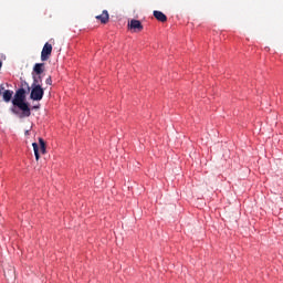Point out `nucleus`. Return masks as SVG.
I'll list each match as a JSON object with an SVG mask.
<instances>
[{
    "mask_svg": "<svg viewBox=\"0 0 283 283\" xmlns=\"http://www.w3.org/2000/svg\"><path fill=\"white\" fill-rule=\"evenodd\" d=\"M52 56V44L45 43L41 52V61H49Z\"/></svg>",
    "mask_w": 283,
    "mask_h": 283,
    "instance_id": "3",
    "label": "nucleus"
},
{
    "mask_svg": "<svg viewBox=\"0 0 283 283\" xmlns=\"http://www.w3.org/2000/svg\"><path fill=\"white\" fill-rule=\"evenodd\" d=\"M153 14L155 19H157V21H160L161 23H165L167 21V15H165L163 11H154Z\"/></svg>",
    "mask_w": 283,
    "mask_h": 283,
    "instance_id": "7",
    "label": "nucleus"
},
{
    "mask_svg": "<svg viewBox=\"0 0 283 283\" xmlns=\"http://www.w3.org/2000/svg\"><path fill=\"white\" fill-rule=\"evenodd\" d=\"M0 96H1V91H0Z\"/></svg>",
    "mask_w": 283,
    "mask_h": 283,
    "instance_id": "15",
    "label": "nucleus"
},
{
    "mask_svg": "<svg viewBox=\"0 0 283 283\" xmlns=\"http://www.w3.org/2000/svg\"><path fill=\"white\" fill-rule=\"evenodd\" d=\"M2 65H3V62H1V60H0V70H1Z\"/></svg>",
    "mask_w": 283,
    "mask_h": 283,
    "instance_id": "14",
    "label": "nucleus"
},
{
    "mask_svg": "<svg viewBox=\"0 0 283 283\" xmlns=\"http://www.w3.org/2000/svg\"><path fill=\"white\" fill-rule=\"evenodd\" d=\"M12 94H14L13 91L10 90H6L2 94V98L4 101V103H10V101H12Z\"/></svg>",
    "mask_w": 283,
    "mask_h": 283,
    "instance_id": "8",
    "label": "nucleus"
},
{
    "mask_svg": "<svg viewBox=\"0 0 283 283\" xmlns=\"http://www.w3.org/2000/svg\"><path fill=\"white\" fill-rule=\"evenodd\" d=\"M97 21H101V23H107L109 21V13L107 10H104L102 14L96 15Z\"/></svg>",
    "mask_w": 283,
    "mask_h": 283,
    "instance_id": "6",
    "label": "nucleus"
},
{
    "mask_svg": "<svg viewBox=\"0 0 283 283\" xmlns=\"http://www.w3.org/2000/svg\"><path fill=\"white\" fill-rule=\"evenodd\" d=\"M41 154H45V146H40Z\"/></svg>",
    "mask_w": 283,
    "mask_h": 283,
    "instance_id": "13",
    "label": "nucleus"
},
{
    "mask_svg": "<svg viewBox=\"0 0 283 283\" xmlns=\"http://www.w3.org/2000/svg\"><path fill=\"white\" fill-rule=\"evenodd\" d=\"M43 72H45V63L34 64L32 74H35V76H40L41 74H43Z\"/></svg>",
    "mask_w": 283,
    "mask_h": 283,
    "instance_id": "5",
    "label": "nucleus"
},
{
    "mask_svg": "<svg viewBox=\"0 0 283 283\" xmlns=\"http://www.w3.org/2000/svg\"><path fill=\"white\" fill-rule=\"evenodd\" d=\"M45 94V91L41 85H31V101H43V95Z\"/></svg>",
    "mask_w": 283,
    "mask_h": 283,
    "instance_id": "2",
    "label": "nucleus"
},
{
    "mask_svg": "<svg viewBox=\"0 0 283 283\" xmlns=\"http://www.w3.org/2000/svg\"><path fill=\"white\" fill-rule=\"evenodd\" d=\"M13 107L11 108L12 114L19 116V118H29L32 115L30 105L25 102V90L19 88L12 99Z\"/></svg>",
    "mask_w": 283,
    "mask_h": 283,
    "instance_id": "1",
    "label": "nucleus"
},
{
    "mask_svg": "<svg viewBox=\"0 0 283 283\" xmlns=\"http://www.w3.org/2000/svg\"><path fill=\"white\" fill-rule=\"evenodd\" d=\"M45 83H46V85H52V76H49V77L45 80Z\"/></svg>",
    "mask_w": 283,
    "mask_h": 283,
    "instance_id": "12",
    "label": "nucleus"
},
{
    "mask_svg": "<svg viewBox=\"0 0 283 283\" xmlns=\"http://www.w3.org/2000/svg\"><path fill=\"white\" fill-rule=\"evenodd\" d=\"M128 29L132 30L133 32H143L144 27L139 20L133 19L128 22Z\"/></svg>",
    "mask_w": 283,
    "mask_h": 283,
    "instance_id": "4",
    "label": "nucleus"
},
{
    "mask_svg": "<svg viewBox=\"0 0 283 283\" xmlns=\"http://www.w3.org/2000/svg\"><path fill=\"white\" fill-rule=\"evenodd\" d=\"M32 76H33V83H32L33 86L41 85V83H43V76L34 75V74H32Z\"/></svg>",
    "mask_w": 283,
    "mask_h": 283,
    "instance_id": "9",
    "label": "nucleus"
},
{
    "mask_svg": "<svg viewBox=\"0 0 283 283\" xmlns=\"http://www.w3.org/2000/svg\"><path fill=\"white\" fill-rule=\"evenodd\" d=\"M32 147H33L35 159L39 160V158H40V155H39V144L33 143Z\"/></svg>",
    "mask_w": 283,
    "mask_h": 283,
    "instance_id": "10",
    "label": "nucleus"
},
{
    "mask_svg": "<svg viewBox=\"0 0 283 283\" xmlns=\"http://www.w3.org/2000/svg\"><path fill=\"white\" fill-rule=\"evenodd\" d=\"M39 145L40 147H44L45 146V140H43V138H39Z\"/></svg>",
    "mask_w": 283,
    "mask_h": 283,
    "instance_id": "11",
    "label": "nucleus"
}]
</instances>
